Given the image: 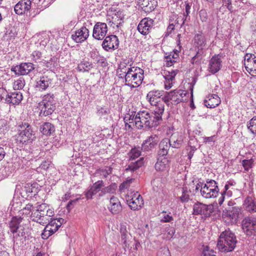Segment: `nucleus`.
Wrapping results in <instances>:
<instances>
[{"instance_id":"58836bf2","label":"nucleus","mask_w":256,"mask_h":256,"mask_svg":"<svg viewBox=\"0 0 256 256\" xmlns=\"http://www.w3.org/2000/svg\"><path fill=\"white\" fill-rule=\"evenodd\" d=\"M144 160V158H140L136 161L130 162L126 170L130 172L136 171L143 165Z\"/></svg>"},{"instance_id":"680f3d73","label":"nucleus","mask_w":256,"mask_h":256,"mask_svg":"<svg viewBox=\"0 0 256 256\" xmlns=\"http://www.w3.org/2000/svg\"><path fill=\"white\" fill-rule=\"evenodd\" d=\"M199 16L202 22H206L208 20V14L205 9H202L199 12Z\"/></svg>"},{"instance_id":"ea45409f","label":"nucleus","mask_w":256,"mask_h":256,"mask_svg":"<svg viewBox=\"0 0 256 256\" xmlns=\"http://www.w3.org/2000/svg\"><path fill=\"white\" fill-rule=\"evenodd\" d=\"M112 168L111 166H105L103 168H100L96 170L95 174L100 176L101 178H106L108 175L112 172Z\"/></svg>"},{"instance_id":"79ce46f5","label":"nucleus","mask_w":256,"mask_h":256,"mask_svg":"<svg viewBox=\"0 0 256 256\" xmlns=\"http://www.w3.org/2000/svg\"><path fill=\"white\" fill-rule=\"evenodd\" d=\"M129 206L134 210H138L140 209L144 205V200L142 198H140L139 199L127 202Z\"/></svg>"},{"instance_id":"7c9ffc66","label":"nucleus","mask_w":256,"mask_h":256,"mask_svg":"<svg viewBox=\"0 0 256 256\" xmlns=\"http://www.w3.org/2000/svg\"><path fill=\"white\" fill-rule=\"evenodd\" d=\"M22 220V218L20 216H13L11 220L8 222V228L10 234L16 232L24 226L20 225V223Z\"/></svg>"},{"instance_id":"cd10ccee","label":"nucleus","mask_w":256,"mask_h":256,"mask_svg":"<svg viewBox=\"0 0 256 256\" xmlns=\"http://www.w3.org/2000/svg\"><path fill=\"white\" fill-rule=\"evenodd\" d=\"M108 208L113 214H119L122 210V206L119 199L112 196L110 198Z\"/></svg>"},{"instance_id":"13d9d810","label":"nucleus","mask_w":256,"mask_h":256,"mask_svg":"<svg viewBox=\"0 0 256 256\" xmlns=\"http://www.w3.org/2000/svg\"><path fill=\"white\" fill-rule=\"evenodd\" d=\"M162 216L160 222H168L173 220L174 218L170 213L168 214L166 212H162Z\"/></svg>"},{"instance_id":"4c0bfd02","label":"nucleus","mask_w":256,"mask_h":256,"mask_svg":"<svg viewBox=\"0 0 256 256\" xmlns=\"http://www.w3.org/2000/svg\"><path fill=\"white\" fill-rule=\"evenodd\" d=\"M40 132L44 135L50 136L54 130V126L50 122H44L40 126Z\"/></svg>"},{"instance_id":"2eb2a0df","label":"nucleus","mask_w":256,"mask_h":256,"mask_svg":"<svg viewBox=\"0 0 256 256\" xmlns=\"http://www.w3.org/2000/svg\"><path fill=\"white\" fill-rule=\"evenodd\" d=\"M108 26L104 22H96L93 28L92 37L97 40H102L108 32Z\"/></svg>"},{"instance_id":"6e6552de","label":"nucleus","mask_w":256,"mask_h":256,"mask_svg":"<svg viewBox=\"0 0 256 256\" xmlns=\"http://www.w3.org/2000/svg\"><path fill=\"white\" fill-rule=\"evenodd\" d=\"M219 192V188L217 182L214 180L206 181L201 188V196L206 198H216Z\"/></svg>"},{"instance_id":"a211bd4d","label":"nucleus","mask_w":256,"mask_h":256,"mask_svg":"<svg viewBox=\"0 0 256 256\" xmlns=\"http://www.w3.org/2000/svg\"><path fill=\"white\" fill-rule=\"evenodd\" d=\"M118 38L115 35H110L106 36L102 44V48L106 51L116 50L118 48Z\"/></svg>"},{"instance_id":"c03bdc74","label":"nucleus","mask_w":256,"mask_h":256,"mask_svg":"<svg viewBox=\"0 0 256 256\" xmlns=\"http://www.w3.org/2000/svg\"><path fill=\"white\" fill-rule=\"evenodd\" d=\"M117 188V185L115 183H112L110 186L102 188L101 190V193L99 196H102L106 194H113L114 193Z\"/></svg>"},{"instance_id":"a878e982","label":"nucleus","mask_w":256,"mask_h":256,"mask_svg":"<svg viewBox=\"0 0 256 256\" xmlns=\"http://www.w3.org/2000/svg\"><path fill=\"white\" fill-rule=\"evenodd\" d=\"M222 60L218 56H213L209 61L208 70L210 72L214 74L222 68Z\"/></svg>"},{"instance_id":"7ed1b4c3","label":"nucleus","mask_w":256,"mask_h":256,"mask_svg":"<svg viewBox=\"0 0 256 256\" xmlns=\"http://www.w3.org/2000/svg\"><path fill=\"white\" fill-rule=\"evenodd\" d=\"M15 142L20 148L24 149L26 146L32 144L35 140L34 132L32 126L26 122H22L18 124Z\"/></svg>"},{"instance_id":"5701e85b","label":"nucleus","mask_w":256,"mask_h":256,"mask_svg":"<svg viewBox=\"0 0 256 256\" xmlns=\"http://www.w3.org/2000/svg\"><path fill=\"white\" fill-rule=\"evenodd\" d=\"M243 207L246 212L250 214L256 213V199L251 196H247L244 200Z\"/></svg>"},{"instance_id":"09e8293b","label":"nucleus","mask_w":256,"mask_h":256,"mask_svg":"<svg viewBox=\"0 0 256 256\" xmlns=\"http://www.w3.org/2000/svg\"><path fill=\"white\" fill-rule=\"evenodd\" d=\"M247 128L252 134H256V116L247 122Z\"/></svg>"},{"instance_id":"c9c22d12","label":"nucleus","mask_w":256,"mask_h":256,"mask_svg":"<svg viewBox=\"0 0 256 256\" xmlns=\"http://www.w3.org/2000/svg\"><path fill=\"white\" fill-rule=\"evenodd\" d=\"M178 192L180 193V196H178V198L182 202H187L190 200V196L191 192L190 190L186 186L179 188Z\"/></svg>"},{"instance_id":"1a4fd4ad","label":"nucleus","mask_w":256,"mask_h":256,"mask_svg":"<svg viewBox=\"0 0 256 256\" xmlns=\"http://www.w3.org/2000/svg\"><path fill=\"white\" fill-rule=\"evenodd\" d=\"M242 228L244 234L248 236H256V218L248 216L242 220Z\"/></svg>"},{"instance_id":"052dcab7","label":"nucleus","mask_w":256,"mask_h":256,"mask_svg":"<svg viewBox=\"0 0 256 256\" xmlns=\"http://www.w3.org/2000/svg\"><path fill=\"white\" fill-rule=\"evenodd\" d=\"M190 4L188 2H186V4H185L186 12L183 14V18L182 19V22L181 24V26H182L184 24V22L186 20L187 16H188L189 14L190 13Z\"/></svg>"},{"instance_id":"ddd939ff","label":"nucleus","mask_w":256,"mask_h":256,"mask_svg":"<svg viewBox=\"0 0 256 256\" xmlns=\"http://www.w3.org/2000/svg\"><path fill=\"white\" fill-rule=\"evenodd\" d=\"M14 245L20 246L24 244H26V241L28 240V234L26 232L25 228H21L16 232L10 234Z\"/></svg>"},{"instance_id":"5fc2aeb1","label":"nucleus","mask_w":256,"mask_h":256,"mask_svg":"<svg viewBox=\"0 0 256 256\" xmlns=\"http://www.w3.org/2000/svg\"><path fill=\"white\" fill-rule=\"evenodd\" d=\"M140 198H142V196L138 192H130L126 194V200L127 202L132 201V200L139 199Z\"/></svg>"},{"instance_id":"39448f33","label":"nucleus","mask_w":256,"mask_h":256,"mask_svg":"<svg viewBox=\"0 0 256 256\" xmlns=\"http://www.w3.org/2000/svg\"><path fill=\"white\" fill-rule=\"evenodd\" d=\"M56 104L54 94L48 93L44 95L42 101L38 103L40 116H46L52 114L56 110Z\"/></svg>"},{"instance_id":"e433bc0d","label":"nucleus","mask_w":256,"mask_h":256,"mask_svg":"<svg viewBox=\"0 0 256 256\" xmlns=\"http://www.w3.org/2000/svg\"><path fill=\"white\" fill-rule=\"evenodd\" d=\"M127 224L126 223H122L120 224V234L122 241L126 247L128 245L127 240L128 238L130 232L127 230Z\"/></svg>"},{"instance_id":"aec40b11","label":"nucleus","mask_w":256,"mask_h":256,"mask_svg":"<svg viewBox=\"0 0 256 256\" xmlns=\"http://www.w3.org/2000/svg\"><path fill=\"white\" fill-rule=\"evenodd\" d=\"M34 64L32 62H24L12 68L16 74L26 75L34 69Z\"/></svg>"},{"instance_id":"2f4dec72","label":"nucleus","mask_w":256,"mask_h":256,"mask_svg":"<svg viewBox=\"0 0 256 256\" xmlns=\"http://www.w3.org/2000/svg\"><path fill=\"white\" fill-rule=\"evenodd\" d=\"M194 42L196 48L200 50H204L206 44V36L202 32L195 34Z\"/></svg>"},{"instance_id":"4be33fe9","label":"nucleus","mask_w":256,"mask_h":256,"mask_svg":"<svg viewBox=\"0 0 256 256\" xmlns=\"http://www.w3.org/2000/svg\"><path fill=\"white\" fill-rule=\"evenodd\" d=\"M178 70H164L162 76L165 79L164 88L166 90H169L172 86V82L174 80L176 74Z\"/></svg>"},{"instance_id":"603ef678","label":"nucleus","mask_w":256,"mask_h":256,"mask_svg":"<svg viewBox=\"0 0 256 256\" xmlns=\"http://www.w3.org/2000/svg\"><path fill=\"white\" fill-rule=\"evenodd\" d=\"M25 84L24 79L22 78H20L14 80L13 84V88L14 90H22L25 86Z\"/></svg>"},{"instance_id":"b1692460","label":"nucleus","mask_w":256,"mask_h":256,"mask_svg":"<svg viewBox=\"0 0 256 256\" xmlns=\"http://www.w3.org/2000/svg\"><path fill=\"white\" fill-rule=\"evenodd\" d=\"M31 4L30 0H21L16 4L14 12L18 15L22 14L30 9Z\"/></svg>"},{"instance_id":"de8ad7c7","label":"nucleus","mask_w":256,"mask_h":256,"mask_svg":"<svg viewBox=\"0 0 256 256\" xmlns=\"http://www.w3.org/2000/svg\"><path fill=\"white\" fill-rule=\"evenodd\" d=\"M196 49L197 50L196 53L191 60V62L192 64H200L202 58L203 50Z\"/></svg>"},{"instance_id":"a18cd8bd","label":"nucleus","mask_w":256,"mask_h":256,"mask_svg":"<svg viewBox=\"0 0 256 256\" xmlns=\"http://www.w3.org/2000/svg\"><path fill=\"white\" fill-rule=\"evenodd\" d=\"M141 150L140 148H132L130 151L128 153V156L130 160H134L138 158L141 154Z\"/></svg>"},{"instance_id":"49530a36","label":"nucleus","mask_w":256,"mask_h":256,"mask_svg":"<svg viewBox=\"0 0 256 256\" xmlns=\"http://www.w3.org/2000/svg\"><path fill=\"white\" fill-rule=\"evenodd\" d=\"M8 92L6 90V85L4 82L0 80V102H6V98H7Z\"/></svg>"},{"instance_id":"412c9836","label":"nucleus","mask_w":256,"mask_h":256,"mask_svg":"<svg viewBox=\"0 0 256 256\" xmlns=\"http://www.w3.org/2000/svg\"><path fill=\"white\" fill-rule=\"evenodd\" d=\"M89 36V30L84 26H82L72 34V38L76 43H82Z\"/></svg>"},{"instance_id":"f704fd0d","label":"nucleus","mask_w":256,"mask_h":256,"mask_svg":"<svg viewBox=\"0 0 256 256\" xmlns=\"http://www.w3.org/2000/svg\"><path fill=\"white\" fill-rule=\"evenodd\" d=\"M236 184V181L232 179L229 180L226 182L223 190V194H226L228 198L231 197L232 195V192L236 188L234 187Z\"/></svg>"},{"instance_id":"a19ab883","label":"nucleus","mask_w":256,"mask_h":256,"mask_svg":"<svg viewBox=\"0 0 256 256\" xmlns=\"http://www.w3.org/2000/svg\"><path fill=\"white\" fill-rule=\"evenodd\" d=\"M130 66H127L125 64H121L117 70V74L120 78H124L126 80L127 74H128Z\"/></svg>"},{"instance_id":"774afa93","label":"nucleus","mask_w":256,"mask_h":256,"mask_svg":"<svg viewBox=\"0 0 256 256\" xmlns=\"http://www.w3.org/2000/svg\"><path fill=\"white\" fill-rule=\"evenodd\" d=\"M38 206V205L36 207V209L34 210V208L32 204H30V203H29V204H26L25 207H24L22 210L26 211V212H25L26 214H29L30 212H32L34 210H36V207ZM23 213L24 214V212H23Z\"/></svg>"},{"instance_id":"f03ea898","label":"nucleus","mask_w":256,"mask_h":256,"mask_svg":"<svg viewBox=\"0 0 256 256\" xmlns=\"http://www.w3.org/2000/svg\"><path fill=\"white\" fill-rule=\"evenodd\" d=\"M154 108L152 111L140 110L134 116H130V119L134 120L135 126L138 130H149L158 126L162 122L164 110Z\"/></svg>"},{"instance_id":"bf43d9fd","label":"nucleus","mask_w":256,"mask_h":256,"mask_svg":"<svg viewBox=\"0 0 256 256\" xmlns=\"http://www.w3.org/2000/svg\"><path fill=\"white\" fill-rule=\"evenodd\" d=\"M180 34H178L176 40L177 46L173 50V54H176V53H178L179 54L182 50V46L180 42Z\"/></svg>"},{"instance_id":"f8f14e48","label":"nucleus","mask_w":256,"mask_h":256,"mask_svg":"<svg viewBox=\"0 0 256 256\" xmlns=\"http://www.w3.org/2000/svg\"><path fill=\"white\" fill-rule=\"evenodd\" d=\"M158 136L155 134L146 137L142 144V150L144 152H150L156 148L159 142Z\"/></svg>"},{"instance_id":"69168bd1","label":"nucleus","mask_w":256,"mask_h":256,"mask_svg":"<svg viewBox=\"0 0 256 256\" xmlns=\"http://www.w3.org/2000/svg\"><path fill=\"white\" fill-rule=\"evenodd\" d=\"M172 54H170L168 56H165V64H164L167 66H172L174 63L176 62V60H172L171 58Z\"/></svg>"},{"instance_id":"72a5a7b5","label":"nucleus","mask_w":256,"mask_h":256,"mask_svg":"<svg viewBox=\"0 0 256 256\" xmlns=\"http://www.w3.org/2000/svg\"><path fill=\"white\" fill-rule=\"evenodd\" d=\"M140 6L144 8V10L150 12L154 10L157 2L155 0H138Z\"/></svg>"},{"instance_id":"6ab92c4d","label":"nucleus","mask_w":256,"mask_h":256,"mask_svg":"<svg viewBox=\"0 0 256 256\" xmlns=\"http://www.w3.org/2000/svg\"><path fill=\"white\" fill-rule=\"evenodd\" d=\"M212 212V207L210 205H206L200 202L195 203L193 206V214L194 215H204L208 216Z\"/></svg>"},{"instance_id":"8fccbe9b","label":"nucleus","mask_w":256,"mask_h":256,"mask_svg":"<svg viewBox=\"0 0 256 256\" xmlns=\"http://www.w3.org/2000/svg\"><path fill=\"white\" fill-rule=\"evenodd\" d=\"M110 112V109L106 106H96V114L100 118L108 116Z\"/></svg>"},{"instance_id":"3c124183","label":"nucleus","mask_w":256,"mask_h":256,"mask_svg":"<svg viewBox=\"0 0 256 256\" xmlns=\"http://www.w3.org/2000/svg\"><path fill=\"white\" fill-rule=\"evenodd\" d=\"M32 60L36 62H41L44 60L42 54L38 50L34 51L30 55Z\"/></svg>"},{"instance_id":"0eeeda50","label":"nucleus","mask_w":256,"mask_h":256,"mask_svg":"<svg viewBox=\"0 0 256 256\" xmlns=\"http://www.w3.org/2000/svg\"><path fill=\"white\" fill-rule=\"evenodd\" d=\"M164 92L163 90H150L147 94L146 100L150 106L154 107V108L159 110V107L160 106V109L164 110V104L168 100L163 96Z\"/></svg>"},{"instance_id":"f3484780","label":"nucleus","mask_w":256,"mask_h":256,"mask_svg":"<svg viewBox=\"0 0 256 256\" xmlns=\"http://www.w3.org/2000/svg\"><path fill=\"white\" fill-rule=\"evenodd\" d=\"M154 20L150 18H142L138 24L137 29L142 35L146 36L152 30L154 26Z\"/></svg>"},{"instance_id":"0e129e2a","label":"nucleus","mask_w":256,"mask_h":256,"mask_svg":"<svg viewBox=\"0 0 256 256\" xmlns=\"http://www.w3.org/2000/svg\"><path fill=\"white\" fill-rule=\"evenodd\" d=\"M200 256H215L214 252L212 250H210L208 246H206L203 250Z\"/></svg>"},{"instance_id":"393cba45","label":"nucleus","mask_w":256,"mask_h":256,"mask_svg":"<svg viewBox=\"0 0 256 256\" xmlns=\"http://www.w3.org/2000/svg\"><path fill=\"white\" fill-rule=\"evenodd\" d=\"M171 145L172 144L170 139L168 138L162 139L159 144L158 152V156L166 158L168 154Z\"/></svg>"},{"instance_id":"338daca9","label":"nucleus","mask_w":256,"mask_h":256,"mask_svg":"<svg viewBox=\"0 0 256 256\" xmlns=\"http://www.w3.org/2000/svg\"><path fill=\"white\" fill-rule=\"evenodd\" d=\"M43 66H46L49 69L54 68V62L53 61L52 58H50L49 60H42Z\"/></svg>"},{"instance_id":"e2e57ef3","label":"nucleus","mask_w":256,"mask_h":256,"mask_svg":"<svg viewBox=\"0 0 256 256\" xmlns=\"http://www.w3.org/2000/svg\"><path fill=\"white\" fill-rule=\"evenodd\" d=\"M124 122H125V127L126 130L131 131L132 130V126L135 125L134 120H132L130 119V118H128V120H126V118H124Z\"/></svg>"},{"instance_id":"9d476101","label":"nucleus","mask_w":256,"mask_h":256,"mask_svg":"<svg viewBox=\"0 0 256 256\" xmlns=\"http://www.w3.org/2000/svg\"><path fill=\"white\" fill-rule=\"evenodd\" d=\"M240 212V209L238 206L230 208L228 210L224 211L223 220L228 224H234L238 221Z\"/></svg>"},{"instance_id":"c85d7f7f","label":"nucleus","mask_w":256,"mask_h":256,"mask_svg":"<svg viewBox=\"0 0 256 256\" xmlns=\"http://www.w3.org/2000/svg\"><path fill=\"white\" fill-rule=\"evenodd\" d=\"M23 98L22 93L20 92H8L6 98V103L11 104L13 105L19 104Z\"/></svg>"},{"instance_id":"4d7b16f0","label":"nucleus","mask_w":256,"mask_h":256,"mask_svg":"<svg viewBox=\"0 0 256 256\" xmlns=\"http://www.w3.org/2000/svg\"><path fill=\"white\" fill-rule=\"evenodd\" d=\"M36 3L40 8L42 10L45 9L48 7L50 4V0H32Z\"/></svg>"},{"instance_id":"37998d69","label":"nucleus","mask_w":256,"mask_h":256,"mask_svg":"<svg viewBox=\"0 0 256 256\" xmlns=\"http://www.w3.org/2000/svg\"><path fill=\"white\" fill-rule=\"evenodd\" d=\"M92 68V64L88 60H83L78 64L77 69L80 72H88Z\"/></svg>"},{"instance_id":"20e7f679","label":"nucleus","mask_w":256,"mask_h":256,"mask_svg":"<svg viewBox=\"0 0 256 256\" xmlns=\"http://www.w3.org/2000/svg\"><path fill=\"white\" fill-rule=\"evenodd\" d=\"M236 237L230 229L222 232L219 236L217 246L222 252H227L232 251L237 244Z\"/></svg>"},{"instance_id":"9b49d317","label":"nucleus","mask_w":256,"mask_h":256,"mask_svg":"<svg viewBox=\"0 0 256 256\" xmlns=\"http://www.w3.org/2000/svg\"><path fill=\"white\" fill-rule=\"evenodd\" d=\"M189 94L184 90H176L168 94L170 98L172 104H178L181 102H186L188 100Z\"/></svg>"},{"instance_id":"473e14b6","label":"nucleus","mask_w":256,"mask_h":256,"mask_svg":"<svg viewBox=\"0 0 256 256\" xmlns=\"http://www.w3.org/2000/svg\"><path fill=\"white\" fill-rule=\"evenodd\" d=\"M169 168L168 161L164 157L158 156L157 162L155 164V169L156 171H168Z\"/></svg>"},{"instance_id":"6e6d98bb","label":"nucleus","mask_w":256,"mask_h":256,"mask_svg":"<svg viewBox=\"0 0 256 256\" xmlns=\"http://www.w3.org/2000/svg\"><path fill=\"white\" fill-rule=\"evenodd\" d=\"M94 62L98 64V66L101 67L106 68L108 66V63L106 58L104 56H98V59H96Z\"/></svg>"},{"instance_id":"f257e3e1","label":"nucleus","mask_w":256,"mask_h":256,"mask_svg":"<svg viewBox=\"0 0 256 256\" xmlns=\"http://www.w3.org/2000/svg\"><path fill=\"white\" fill-rule=\"evenodd\" d=\"M54 212L48 204L42 203L36 207V209L31 214L32 221L46 226L42 234V238L46 239L55 233L64 222L62 218H52Z\"/></svg>"},{"instance_id":"4468645a","label":"nucleus","mask_w":256,"mask_h":256,"mask_svg":"<svg viewBox=\"0 0 256 256\" xmlns=\"http://www.w3.org/2000/svg\"><path fill=\"white\" fill-rule=\"evenodd\" d=\"M52 79L48 74H43L36 80L35 88L39 92L46 90L52 84Z\"/></svg>"},{"instance_id":"423d86ee","label":"nucleus","mask_w":256,"mask_h":256,"mask_svg":"<svg viewBox=\"0 0 256 256\" xmlns=\"http://www.w3.org/2000/svg\"><path fill=\"white\" fill-rule=\"evenodd\" d=\"M144 78V70L138 67H131L128 69L125 80L126 85L132 88L140 86Z\"/></svg>"},{"instance_id":"c756f323","label":"nucleus","mask_w":256,"mask_h":256,"mask_svg":"<svg viewBox=\"0 0 256 256\" xmlns=\"http://www.w3.org/2000/svg\"><path fill=\"white\" fill-rule=\"evenodd\" d=\"M204 104L207 108H216L220 104V100L217 94H212L206 97Z\"/></svg>"},{"instance_id":"dca6fc26","label":"nucleus","mask_w":256,"mask_h":256,"mask_svg":"<svg viewBox=\"0 0 256 256\" xmlns=\"http://www.w3.org/2000/svg\"><path fill=\"white\" fill-rule=\"evenodd\" d=\"M244 64L248 72L252 76H256V56L254 54H246L244 56Z\"/></svg>"},{"instance_id":"bb28decb","label":"nucleus","mask_w":256,"mask_h":256,"mask_svg":"<svg viewBox=\"0 0 256 256\" xmlns=\"http://www.w3.org/2000/svg\"><path fill=\"white\" fill-rule=\"evenodd\" d=\"M104 183L102 180H99L94 182L92 186L85 192V196L86 199H91L92 196L96 194L98 192L101 191L102 188L104 186Z\"/></svg>"},{"instance_id":"864d4df0","label":"nucleus","mask_w":256,"mask_h":256,"mask_svg":"<svg viewBox=\"0 0 256 256\" xmlns=\"http://www.w3.org/2000/svg\"><path fill=\"white\" fill-rule=\"evenodd\" d=\"M242 164L244 170L248 172L253 167L254 165V160L252 158L244 160H242Z\"/></svg>"}]
</instances>
